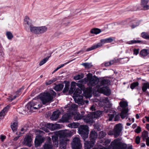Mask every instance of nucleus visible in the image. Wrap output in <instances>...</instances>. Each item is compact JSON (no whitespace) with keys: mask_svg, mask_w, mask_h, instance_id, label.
<instances>
[{"mask_svg":"<svg viewBox=\"0 0 149 149\" xmlns=\"http://www.w3.org/2000/svg\"><path fill=\"white\" fill-rule=\"evenodd\" d=\"M37 104L38 103L31 101L27 104L26 105V107L30 112L31 111H33L34 109L36 110L39 108V105Z\"/></svg>","mask_w":149,"mask_h":149,"instance_id":"nucleus-7","label":"nucleus"},{"mask_svg":"<svg viewBox=\"0 0 149 149\" xmlns=\"http://www.w3.org/2000/svg\"><path fill=\"white\" fill-rule=\"evenodd\" d=\"M95 143V142L91 140L85 141L84 143V148L85 149H90L93 147Z\"/></svg>","mask_w":149,"mask_h":149,"instance_id":"nucleus-16","label":"nucleus"},{"mask_svg":"<svg viewBox=\"0 0 149 149\" xmlns=\"http://www.w3.org/2000/svg\"><path fill=\"white\" fill-rule=\"evenodd\" d=\"M71 107L72 110H74L77 108L78 106L75 104H73L71 106Z\"/></svg>","mask_w":149,"mask_h":149,"instance_id":"nucleus-60","label":"nucleus"},{"mask_svg":"<svg viewBox=\"0 0 149 149\" xmlns=\"http://www.w3.org/2000/svg\"><path fill=\"white\" fill-rule=\"evenodd\" d=\"M139 43L142 44L143 42L139 40H132L128 42V44H129Z\"/></svg>","mask_w":149,"mask_h":149,"instance_id":"nucleus-44","label":"nucleus"},{"mask_svg":"<svg viewBox=\"0 0 149 149\" xmlns=\"http://www.w3.org/2000/svg\"><path fill=\"white\" fill-rule=\"evenodd\" d=\"M139 49H134L133 50V52H134L133 54L135 55H137L138 54V53H139Z\"/></svg>","mask_w":149,"mask_h":149,"instance_id":"nucleus-58","label":"nucleus"},{"mask_svg":"<svg viewBox=\"0 0 149 149\" xmlns=\"http://www.w3.org/2000/svg\"><path fill=\"white\" fill-rule=\"evenodd\" d=\"M47 127L49 128L52 130L58 129L61 127L60 125L58 124L48 123L47 124Z\"/></svg>","mask_w":149,"mask_h":149,"instance_id":"nucleus-18","label":"nucleus"},{"mask_svg":"<svg viewBox=\"0 0 149 149\" xmlns=\"http://www.w3.org/2000/svg\"><path fill=\"white\" fill-rule=\"evenodd\" d=\"M56 93L53 90L41 94L40 99L43 105L50 103L53 101L56 97Z\"/></svg>","mask_w":149,"mask_h":149,"instance_id":"nucleus-1","label":"nucleus"},{"mask_svg":"<svg viewBox=\"0 0 149 149\" xmlns=\"http://www.w3.org/2000/svg\"><path fill=\"white\" fill-rule=\"evenodd\" d=\"M81 90L79 88H77L74 91L73 94L74 97H78L79 96H81L80 95L81 93Z\"/></svg>","mask_w":149,"mask_h":149,"instance_id":"nucleus-34","label":"nucleus"},{"mask_svg":"<svg viewBox=\"0 0 149 149\" xmlns=\"http://www.w3.org/2000/svg\"><path fill=\"white\" fill-rule=\"evenodd\" d=\"M113 130L115 132V137H117L120 135L122 131L121 124L119 123L116 125L114 127Z\"/></svg>","mask_w":149,"mask_h":149,"instance_id":"nucleus-11","label":"nucleus"},{"mask_svg":"<svg viewBox=\"0 0 149 149\" xmlns=\"http://www.w3.org/2000/svg\"><path fill=\"white\" fill-rule=\"evenodd\" d=\"M111 142L110 140L109 139H104L103 141H102L101 143H102L103 145L106 146H107Z\"/></svg>","mask_w":149,"mask_h":149,"instance_id":"nucleus-41","label":"nucleus"},{"mask_svg":"<svg viewBox=\"0 0 149 149\" xmlns=\"http://www.w3.org/2000/svg\"><path fill=\"white\" fill-rule=\"evenodd\" d=\"M140 138L139 136H137L135 139V142L137 144H139L140 143Z\"/></svg>","mask_w":149,"mask_h":149,"instance_id":"nucleus-54","label":"nucleus"},{"mask_svg":"<svg viewBox=\"0 0 149 149\" xmlns=\"http://www.w3.org/2000/svg\"><path fill=\"white\" fill-rule=\"evenodd\" d=\"M88 81V79L85 78L83 79H81L79 81V82H80L82 84H86L87 82Z\"/></svg>","mask_w":149,"mask_h":149,"instance_id":"nucleus-53","label":"nucleus"},{"mask_svg":"<svg viewBox=\"0 0 149 149\" xmlns=\"http://www.w3.org/2000/svg\"><path fill=\"white\" fill-rule=\"evenodd\" d=\"M119 149H127V144L122 143L121 142H119Z\"/></svg>","mask_w":149,"mask_h":149,"instance_id":"nucleus-42","label":"nucleus"},{"mask_svg":"<svg viewBox=\"0 0 149 149\" xmlns=\"http://www.w3.org/2000/svg\"><path fill=\"white\" fill-rule=\"evenodd\" d=\"M82 65H83L86 68H89L91 67L92 66V65L91 63H83L82 64Z\"/></svg>","mask_w":149,"mask_h":149,"instance_id":"nucleus-47","label":"nucleus"},{"mask_svg":"<svg viewBox=\"0 0 149 149\" xmlns=\"http://www.w3.org/2000/svg\"><path fill=\"white\" fill-rule=\"evenodd\" d=\"M148 136V131L144 130L142 132V137L143 140L144 141L147 138Z\"/></svg>","mask_w":149,"mask_h":149,"instance_id":"nucleus-38","label":"nucleus"},{"mask_svg":"<svg viewBox=\"0 0 149 149\" xmlns=\"http://www.w3.org/2000/svg\"><path fill=\"white\" fill-rule=\"evenodd\" d=\"M74 97L76 103H78L79 104H80L81 105H82L84 104L82 96H79L78 97Z\"/></svg>","mask_w":149,"mask_h":149,"instance_id":"nucleus-22","label":"nucleus"},{"mask_svg":"<svg viewBox=\"0 0 149 149\" xmlns=\"http://www.w3.org/2000/svg\"><path fill=\"white\" fill-rule=\"evenodd\" d=\"M146 144L148 146H149V137H147V138L146 139Z\"/></svg>","mask_w":149,"mask_h":149,"instance_id":"nucleus-64","label":"nucleus"},{"mask_svg":"<svg viewBox=\"0 0 149 149\" xmlns=\"http://www.w3.org/2000/svg\"><path fill=\"white\" fill-rule=\"evenodd\" d=\"M53 52H49L48 54L49 56L42 60L39 63V65L41 66L45 63L48 60L49 58L51 57L52 54Z\"/></svg>","mask_w":149,"mask_h":149,"instance_id":"nucleus-26","label":"nucleus"},{"mask_svg":"<svg viewBox=\"0 0 149 149\" xmlns=\"http://www.w3.org/2000/svg\"><path fill=\"white\" fill-rule=\"evenodd\" d=\"M149 54V50L146 49H144L141 51L139 55L141 57H144Z\"/></svg>","mask_w":149,"mask_h":149,"instance_id":"nucleus-27","label":"nucleus"},{"mask_svg":"<svg viewBox=\"0 0 149 149\" xmlns=\"http://www.w3.org/2000/svg\"><path fill=\"white\" fill-rule=\"evenodd\" d=\"M64 87V85L62 84H59L55 86L54 89L56 91H59L62 90Z\"/></svg>","mask_w":149,"mask_h":149,"instance_id":"nucleus-33","label":"nucleus"},{"mask_svg":"<svg viewBox=\"0 0 149 149\" xmlns=\"http://www.w3.org/2000/svg\"><path fill=\"white\" fill-rule=\"evenodd\" d=\"M110 81L109 79H103L100 81V85H97V87L99 89L101 86L106 85H109L110 84Z\"/></svg>","mask_w":149,"mask_h":149,"instance_id":"nucleus-19","label":"nucleus"},{"mask_svg":"<svg viewBox=\"0 0 149 149\" xmlns=\"http://www.w3.org/2000/svg\"><path fill=\"white\" fill-rule=\"evenodd\" d=\"M47 30V27L45 26L38 27V34L43 33L45 32Z\"/></svg>","mask_w":149,"mask_h":149,"instance_id":"nucleus-30","label":"nucleus"},{"mask_svg":"<svg viewBox=\"0 0 149 149\" xmlns=\"http://www.w3.org/2000/svg\"><path fill=\"white\" fill-rule=\"evenodd\" d=\"M115 39V38L110 37L106 39L101 40L100 43L102 45L106 43H110L114 41Z\"/></svg>","mask_w":149,"mask_h":149,"instance_id":"nucleus-23","label":"nucleus"},{"mask_svg":"<svg viewBox=\"0 0 149 149\" xmlns=\"http://www.w3.org/2000/svg\"><path fill=\"white\" fill-rule=\"evenodd\" d=\"M84 77V74L81 73L74 76V79L75 80H78Z\"/></svg>","mask_w":149,"mask_h":149,"instance_id":"nucleus-43","label":"nucleus"},{"mask_svg":"<svg viewBox=\"0 0 149 149\" xmlns=\"http://www.w3.org/2000/svg\"><path fill=\"white\" fill-rule=\"evenodd\" d=\"M61 114V112L57 110L53 112L52 114L50 117V119L52 120H55L57 119L59 117V115Z\"/></svg>","mask_w":149,"mask_h":149,"instance_id":"nucleus-17","label":"nucleus"},{"mask_svg":"<svg viewBox=\"0 0 149 149\" xmlns=\"http://www.w3.org/2000/svg\"><path fill=\"white\" fill-rule=\"evenodd\" d=\"M120 139L118 138L114 140L111 143L110 147L112 149H119Z\"/></svg>","mask_w":149,"mask_h":149,"instance_id":"nucleus-10","label":"nucleus"},{"mask_svg":"<svg viewBox=\"0 0 149 149\" xmlns=\"http://www.w3.org/2000/svg\"><path fill=\"white\" fill-rule=\"evenodd\" d=\"M71 145L73 149H81L82 147L80 139L78 137H75L73 139Z\"/></svg>","mask_w":149,"mask_h":149,"instance_id":"nucleus-6","label":"nucleus"},{"mask_svg":"<svg viewBox=\"0 0 149 149\" xmlns=\"http://www.w3.org/2000/svg\"><path fill=\"white\" fill-rule=\"evenodd\" d=\"M95 118L93 113L88 114L85 117L84 116L83 119L85 122L87 123H92L93 121V119Z\"/></svg>","mask_w":149,"mask_h":149,"instance_id":"nucleus-15","label":"nucleus"},{"mask_svg":"<svg viewBox=\"0 0 149 149\" xmlns=\"http://www.w3.org/2000/svg\"><path fill=\"white\" fill-rule=\"evenodd\" d=\"M142 90L143 92L146 96L149 97V92L147 91L148 88L149 89V83L146 82V83H143L142 84Z\"/></svg>","mask_w":149,"mask_h":149,"instance_id":"nucleus-12","label":"nucleus"},{"mask_svg":"<svg viewBox=\"0 0 149 149\" xmlns=\"http://www.w3.org/2000/svg\"><path fill=\"white\" fill-rule=\"evenodd\" d=\"M76 83L74 81H72L71 83L70 88L73 89H75V86L76 85Z\"/></svg>","mask_w":149,"mask_h":149,"instance_id":"nucleus-55","label":"nucleus"},{"mask_svg":"<svg viewBox=\"0 0 149 149\" xmlns=\"http://www.w3.org/2000/svg\"><path fill=\"white\" fill-rule=\"evenodd\" d=\"M141 37L146 39H149V35L147 33L143 32L141 33Z\"/></svg>","mask_w":149,"mask_h":149,"instance_id":"nucleus-46","label":"nucleus"},{"mask_svg":"<svg viewBox=\"0 0 149 149\" xmlns=\"http://www.w3.org/2000/svg\"><path fill=\"white\" fill-rule=\"evenodd\" d=\"M102 46V45L101 44V43H98L97 44L93 45L91 47L88 48L86 51V52H89L90 51L94 50L95 49H96L97 48L99 47Z\"/></svg>","mask_w":149,"mask_h":149,"instance_id":"nucleus-28","label":"nucleus"},{"mask_svg":"<svg viewBox=\"0 0 149 149\" xmlns=\"http://www.w3.org/2000/svg\"><path fill=\"white\" fill-rule=\"evenodd\" d=\"M97 133L95 131H91L90 134V140L95 143V140L97 138Z\"/></svg>","mask_w":149,"mask_h":149,"instance_id":"nucleus-20","label":"nucleus"},{"mask_svg":"<svg viewBox=\"0 0 149 149\" xmlns=\"http://www.w3.org/2000/svg\"><path fill=\"white\" fill-rule=\"evenodd\" d=\"M17 123L16 122H14L11 124V127L13 131L16 130L17 128Z\"/></svg>","mask_w":149,"mask_h":149,"instance_id":"nucleus-40","label":"nucleus"},{"mask_svg":"<svg viewBox=\"0 0 149 149\" xmlns=\"http://www.w3.org/2000/svg\"><path fill=\"white\" fill-rule=\"evenodd\" d=\"M141 131V129L140 127L138 126L136 129L134 130L135 132L139 133Z\"/></svg>","mask_w":149,"mask_h":149,"instance_id":"nucleus-56","label":"nucleus"},{"mask_svg":"<svg viewBox=\"0 0 149 149\" xmlns=\"http://www.w3.org/2000/svg\"><path fill=\"white\" fill-rule=\"evenodd\" d=\"M139 83L138 82H134L132 83L130 85V88L132 89H133L135 88L138 86Z\"/></svg>","mask_w":149,"mask_h":149,"instance_id":"nucleus-48","label":"nucleus"},{"mask_svg":"<svg viewBox=\"0 0 149 149\" xmlns=\"http://www.w3.org/2000/svg\"><path fill=\"white\" fill-rule=\"evenodd\" d=\"M111 62H113L112 61H110L108 62H107L105 63L104 65L105 66H108L113 64V63H112Z\"/></svg>","mask_w":149,"mask_h":149,"instance_id":"nucleus-61","label":"nucleus"},{"mask_svg":"<svg viewBox=\"0 0 149 149\" xmlns=\"http://www.w3.org/2000/svg\"><path fill=\"white\" fill-rule=\"evenodd\" d=\"M24 25L25 29L27 31H29V28L33 26L31 23V21L27 16L25 17Z\"/></svg>","mask_w":149,"mask_h":149,"instance_id":"nucleus-8","label":"nucleus"},{"mask_svg":"<svg viewBox=\"0 0 149 149\" xmlns=\"http://www.w3.org/2000/svg\"><path fill=\"white\" fill-rule=\"evenodd\" d=\"M53 83L52 81V80H47L46 81L45 83V84L47 86L50 85Z\"/></svg>","mask_w":149,"mask_h":149,"instance_id":"nucleus-59","label":"nucleus"},{"mask_svg":"<svg viewBox=\"0 0 149 149\" xmlns=\"http://www.w3.org/2000/svg\"><path fill=\"white\" fill-rule=\"evenodd\" d=\"M70 136V134L67 132H62L59 134V147L60 149H65L66 147L67 142L69 141L67 137Z\"/></svg>","mask_w":149,"mask_h":149,"instance_id":"nucleus-2","label":"nucleus"},{"mask_svg":"<svg viewBox=\"0 0 149 149\" xmlns=\"http://www.w3.org/2000/svg\"><path fill=\"white\" fill-rule=\"evenodd\" d=\"M116 113L115 111H114V113ZM115 116L114 113L113 114H108V116L109 117V121H111L112 120L113 118H114Z\"/></svg>","mask_w":149,"mask_h":149,"instance_id":"nucleus-52","label":"nucleus"},{"mask_svg":"<svg viewBox=\"0 0 149 149\" xmlns=\"http://www.w3.org/2000/svg\"><path fill=\"white\" fill-rule=\"evenodd\" d=\"M87 78L88 79L89 82L88 84L90 86H94L96 85L99 82V79L97 77H92V74L89 73L87 75Z\"/></svg>","mask_w":149,"mask_h":149,"instance_id":"nucleus-5","label":"nucleus"},{"mask_svg":"<svg viewBox=\"0 0 149 149\" xmlns=\"http://www.w3.org/2000/svg\"><path fill=\"white\" fill-rule=\"evenodd\" d=\"M53 146L51 138H49L43 146V149H52Z\"/></svg>","mask_w":149,"mask_h":149,"instance_id":"nucleus-14","label":"nucleus"},{"mask_svg":"<svg viewBox=\"0 0 149 149\" xmlns=\"http://www.w3.org/2000/svg\"><path fill=\"white\" fill-rule=\"evenodd\" d=\"M52 139L53 142L55 141H58V136H52Z\"/></svg>","mask_w":149,"mask_h":149,"instance_id":"nucleus-57","label":"nucleus"},{"mask_svg":"<svg viewBox=\"0 0 149 149\" xmlns=\"http://www.w3.org/2000/svg\"><path fill=\"white\" fill-rule=\"evenodd\" d=\"M120 118V116L118 115H116L114 118V121H116L119 120Z\"/></svg>","mask_w":149,"mask_h":149,"instance_id":"nucleus-62","label":"nucleus"},{"mask_svg":"<svg viewBox=\"0 0 149 149\" xmlns=\"http://www.w3.org/2000/svg\"><path fill=\"white\" fill-rule=\"evenodd\" d=\"M81 83H76V86H77L78 87L80 88V90L82 91H84V89H85V87Z\"/></svg>","mask_w":149,"mask_h":149,"instance_id":"nucleus-51","label":"nucleus"},{"mask_svg":"<svg viewBox=\"0 0 149 149\" xmlns=\"http://www.w3.org/2000/svg\"><path fill=\"white\" fill-rule=\"evenodd\" d=\"M71 116L70 113H67L63 115L62 118V120L63 122H69V120L70 119Z\"/></svg>","mask_w":149,"mask_h":149,"instance_id":"nucleus-25","label":"nucleus"},{"mask_svg":"<svg viewBox=\"0 0 149 149\" xmlns=\"http://www.w3.org/2000/svg\"><path fill=\"white\" fill-rule=\"evenodd\" d=\"M106 134L105 132L103 131H101L99 133V138L100 139L104 138L106 135Z\"/></svg>","mask_w":149,"mask_h":149,"instance_id":"nucleus-49","label":"nucleus"},{"mask_svg":"<svg viewBox=\"0 0 149 149\" xmlns=\"http://www.w3.org/2000/svg\"><path fill=\"white\" fill-rule=\"evenodd\" d=\"M149 0H141V5L144 10L149 9V6L147 5Z\"/></svg>","mask_w":149,"mask_h":149,"instance_id":"nucleus-24","label":"nucleus"},{"mask_svg":"<svg viewBox=\"0 0 149 149\" xmlns=\"http://www.w3.org/2000/svg\"><path fill=\"white\" fill-rule=\"evenodd\" d=\"M6 35L8 38L9 40L11 39L13 37V36L12 33L9 31H8L6 32Z\"/></svg>","mask_w":149,"mask_h":149,"instance_id":"nucleus-50","label":"nucleus"},{"mask_svg":"<svg viewBox=\"0 0 149 149\" xmlns=\"http://www.w3.org/2000/svg\"><path fill=\"white\" fill-rule=\"evenodd\" d=\"M32 139L30 136H27L24 139V143L26 146L31 147Z\"/></svg>","mask_w":149,"mask_h":149,"instance_id":"nucleus-21","label":"nucleus"},{"mask_svg":"<svg viewBox=\"0 0 149 149\" xmlns=\"http://www.w3.org/2000/svg\"><path fill=\"white\" fill-rule=\"evenodd\" d=\"M78 132L83 140L85 141V139L88 137L89 134L88 127L86 125H82L80 126L78 129Z\"/></svg>","mask_w":149,"mask_h":149,"instance_id":"nucleus-4","label":"nucleus"},{"mask_svg":"<svg viewBox=\"0 0 149 149\" xmlns=\"http://www.w3.org/2000/svg\"><path fill=\"white\" fill-rule=\"evenodd\" d=\"M30 31L33 33L38 34V27L33 26L30 28Z\"/></svg>","mask_w":149,"mask_h":149,"instance_id":"nucleus-32","label":"nucleus"},{"mask_svg":"<svg viewBox=\"0 0 149 149\" xmlns=\"http://www.w3.org/2000/svg\"><path fill=\"white\" fill-rule=\"evenodd\" d=\"M101 31V30L100 29L98 28H94L91 30L90 32L91 33L97 34L100 33Z\"/></svg>","mask_w":149,"mask_h":149,"instance_id":"nucleus-36","label":"nucleus"},{"mask_svg":"<svg viewBox=\"0 0 149 149\" xmlns=\"http://www.w3.org/2000/svg\"><path fill=\"white\" fill-rule=\"evenodd\" d=\"M10 108V106L7 105L6 107H4L3 109L0 112V117L4 116L3 113H4L5 112L7 111Z\"/></svg>","mask_w":149,"mask_h":149,"instance_id":"nucleus-35","label":"nucleus"},{"mask_svg":"<svg viewBox=\"0 0 149 149\" xmlns=\"http://www.w3.org/2000/svg\"><path fill=\"white\" fill-rule=\"evenodd\" d=\"M102 113V111H97L93 113V115L95 118L99 117Z\"/></svg>","mask_w":149,"mask_h":149,"instance_id":"nucleus-45","label":"nucleus"},{"mask_svg":"<svg viewBox=\"0 0 149 149\" xmlns=\"http://www.w3.org/2000/svg\"><path fill=\"white\" fill-rule=\"evenodd\" d=\"M45 138L41 136H37L35 140V145L37 147L40 146L44 142Z\"/></svg>","mask_w":149,"mask_h":149,"instance_id":"nucleus-9","label":"nucleus"},{"mask_svg":"<svg viewBox=\"0 0 149 149\" xmlns=\"http://www.w3.org/2000/svg\"><path fill=\"white\" fill-rule=\"evenodd\" d=\"M79 125V124L78 123H73L69 124L68 126L70 127L75 128H77Z\"/></svg>","mask_w":149,"mask_h":149,"instance_id":"nucleus-39","label":"nucleus"},{"mask_svg":"<svg viewBox=\"0 0 149 149\" xmlns=\"http://www.w3.org/2000/svg\"><path fill=\"white\" fill-rule=\"evenodd\" d=\"M63 83L65 84V87L63 91V92L65 93L68 92L69 89L70 82L67 81H64Z\"/></svg>","mask_w":149,"mask_h":149,"instance_id":"nucleus-29","label":"nucleus"},{"mask_svg":"<svg viewBox=\"0 0 149 149\" xmlns=\"http://www.w3.org/2000/svg\"><path fill=\"white\" fill-rule=\"evenodd\" d=\"M120 106L123 108L120 114L121 118L123 119L125 118L128 117V109L126 107L128 106V103L125 101H121L119 103Z\"/></svg>","mask_w":149,"mask_h":149,"instance_id":"nucleus-3","label":"nucleus"},{"mask_svg":"<svg viewBox=\"0 0 149 149\" xmlns=\"http://www.w3.org/2000/svg\"><path fill=\"white\" fill-rule=\"evenodd\" d=\"M84 118V116L82 115V114L79 113L74 116V118L75 120H78L81 119H83Z\"/></svg>","mask_w":149,"mask_h":149,"instance_id":"nucleus-37","label":"nucleus"},{"mask_svg":"<svg viewBox=\"0 0 149 149\" xmlns=\"http://www.w3.org/2000/svg\"><path fill=\"white\" fill-rule=\"evenodd\" d=\"M54 147H57L58 146V141H55L53 142Z\"/></svg>","mask_w":149,"mask_h":149,"instance_id":"nucleus-63","label":"nucleus"},{"mask_svg":"<svg viewBox=\"0 0 149 149\" xmlns=\"http://www.w3.org/2000/svg\"><path fill=\"white\" fill-rule=\"evenodd\" d=\"M101 92L106 95L109 96L111 93L110 90L108 86L103 87L100 88Z\"/></svg>","mask_w":149,"mask_h":149,"instance_id":"nucleus-13","label":"nucleus"},{"mask_svg":"<svg viewBox=\"0 0 149 149\" xmlns=\"http://www.w3.org/2000/svg\"><path fill=\"white\" fill-rule=\"evenodd\" d=\"M91 88H90L89 89H84V96L86 97H89L91 95Z\"/></svg>","mask_w":149,"mask_h":149,"instance_id":"nucleus-31","label":"nucleus"}]
</instances>
